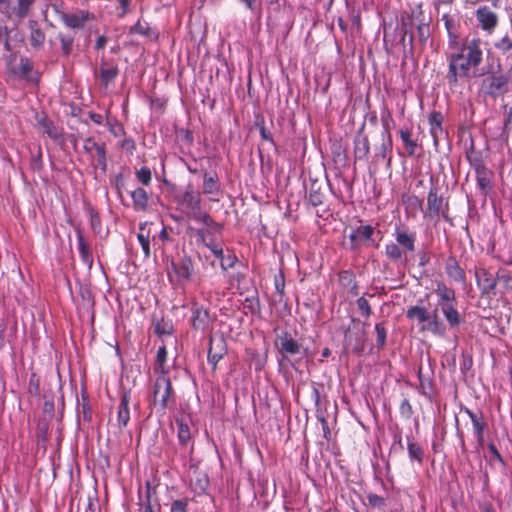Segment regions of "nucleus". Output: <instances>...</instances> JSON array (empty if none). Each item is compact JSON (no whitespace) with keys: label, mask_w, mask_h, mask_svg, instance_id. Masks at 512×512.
Returning <instances> with one entry per match:
<instances>
[{"label":"nucleus","mask_w":512,"mask_h":512,"mask_svg":"<svg viewBox=\"0 0 512 512\" xmlns=\"http://www.w3.org/2000/svg\"><path fill=\"white\" fill-rule=\"evenodd\" d=\"M483 60V41L480 38L465 39L459 49L449 55L447 79L457 84L461 78L480 76L478 67Z\"/></svg>","instance_id":"nucleus-1"},{"label":"nucleus","mask_w":512,"mask_h":512,"mask_svg":"<svg viewBox=\"0 0 512 512\" xmlns=\"http://www.w3.org/2000/svg\"><path fill=\"white\" fill-rule=\"evenodd\" d=\"M175 201L187 217L206 225L210 223L211 218L201 209V194L192 185H188L183 192L176 195Z\"/></svg>","instance_id":"nucleus-2"},{"label":"nucleus","mask_w":512,"mask_h":512,"mask_svg":"<svg viewBox=\"0 0 512 512\" xmlns=\"http://www.w3.org/2000/svg\"><path fill=\"white\" fill-rule=\"evenodd\" d=\"M406 316L408 319L421 324V331H428L440 337L445 335V326L441 322L436 309L432 312H429L425 307L422 306H410L406 311Z\"/></svg>","instance_id":"nucleus-3"},{"label":"nucleus","mask_w":512,"mask_h":512,"mask_svg":"<svg viewBox=\"0 0 512 512\" xmlns=\"http://www.w3.org/2000/svg\"><path fill=\"white\" fill-rule=\"evenodd\" d=\"M193 273L192 260L184 256L178 262H171L168 268V276L172 282L183 283L190 279Z\"/></svg>","instance_id":"nucleus-4"},{"label":"nucleus","mask_w":512,"mask_h":512,"mask_svg":"<svg viewBox=\"0 0 512 512\" xmlns=\"http://www.w3.org/2000/svg\"><path fill=\"white\" fill-rule=\"evenodd\" d=\"M172 387L170 379L166 375L160 374L153 387V401L154 404H159L162 409L168 405V399L171 396Z\"/></svg>","instance_id":"nucleus-5"},{"label":"nucleus","mask_w":512,"mask_h":512,"mask_svg":"<svg viewBox=\"0 0 512 512\" xmlns=\"http://www.w3.org/2000/svg\"><path fill=\"white\" fill-rule=\"evenodd\" d=\"M32 3L33 0H0V9L8 16L15 14L19 18H24Z\"/></svg>","instance_id":"nucleus-6"},{"label":"nucleus","mask_w":512,"mask_h":512,"mask_svg":"<svg viewBox=\"0 0 512 512\" xmlns=\"http://www.w3.org/2000/svg\"><path fill=\"white\" fill-rule=\"evenodd\" d=\"M476 19L481 29L491 34L498 25V16L487 6L479 7L475 12Z\"/></svg>","instance_id":"nucleus-7"},{"label":"nucleus","mask_w":512,"mask_h":512,"mask_svg":"<svg viewBox=\"0 0 512 512\" xmlns=\"http://www.w3.org/2000/svg\"><path fill=\"white\" fill-rule=\"evenodd\" d=\"M374 233V229L370 225H361L353 229L349 235L351 248L357 249L361 245L368 242Z\"/></svg>","instance_id":"nucleus-8"},{"label":"nucleus","mask_w":512,"mask_h":512,"mask_svg":"<svg viewBox=\"0 0 512 512\" xmlns=\"http://www.w3.org/2000/svg\"><path fill=\"white\" fill-rule=\"evenodd\" d=\"M427 201L430 216H438L441 214L444 218H447V203L444 201L443 197L437 195L436 189L429 191Z\"/></svg>","instance_id":"nucleus-9"},{"label":"nucleus","mask_w":512,"mask_h":512,"mask_svg":"<svg viewBox=\"0 0 512 512\" xmlns=\"http://www.w3.org/2000/svg\"><path fill=\"white\" fill-rule=\"evenodd\" d=\"M280 352L285 355H300L303 357L307 354V349L303 348L302 345L291 336L285 334L280 338Z\"/></svg>","instance_id":"nucleus-10"},{"label":"nucleus","mask_w":512,"mask_h":512,"mask_svg":"<svg viewBox=\"0 0 512 512\" xmlns=\"http://www.w3.org/2000/svg\"><path fill=\"white\" fill-rule=\"evenodd\" d=\"M477 284L483 293H490L498 284L497 276H493L485 268H479L475 272Z\"/></svg>","instance_id":"nucleus-11"},{"label":"nucleus","mask_w":512,"mask_h":512,"mask_svg":"<svg viewBox=\"0 0 512 512\" xmlns=\"http://www.w3.org/2000/svg\"><path fill=\"white\" fill-rule=\"evenodd\" d=\"M510 77L508 75H493L488 81L487 93L491 96L503 95L508 90Z\"/></svg>","instance_id":"nucleus-12"},{"label":"nucleus","mask_w":512,"mask_h":512,"mask_svg":"<svg viewBox=\"0 0 512 512\" xmlns=\"http://www.w3.org/2000/svg\"><path fill=\"white\" fill-rule=\"evenodd\" d=\"M226 352L225 341L223 338H211L208 350V361L215 366Z\"/></svg>","instance_id":"nucleus-13"},{"label":"nucleus","mask_w":512,"mask_h":512,"mask_svg":"<svg viewBox=\"0 0 512 512\" xmlns=\"http://www.w3.org/2000/svg\"><path fill=\"white\" fill-rule=\"evenodd\" d=\"M434 293L438 297V306L446 305L449 303H455V291L452 288L446 286L443 282H437L434 289Z\"/></svg>","instance_id":"nucleus-14"},{"label":"nucleus","mask_w":512,"mask_h":512,"mask_svg":"<svg viewBox=\"0 0 512 512\" xmlns=\"http://www.w3.org/2000/svg\"><path fill=\"white\" fill-rule=\"evenodd\" d=\"M466 413L468 414V416L472 422V426H473L477 441L480 445H482L484 442L483 433H484V429L486 426L485 422L483 421V417L481 414H476L469 409L466 410Z\"/></svg>","instance_id":"nucleus-15"},{"label":"nucleus","mask_w":512,"mask_h":512,"mask_svg":"<svg viewBox=\"0 0 512 512\" xmlns=\"http://www.w3.org/2000/svg\"><path fill=\"white\" fill-rule=\"evenodd\" d=\"M89 19V14L84 11H79L74 14H63L62 20L66 26L70 28H81Z\"/></svg>","instance_id":"nucleus-16"},{"label":"nucleus","mask_w":512,"mask_h":512,"mask_svg":"<svg viewBox=\"0 0 512 512\" xmlns=\"http://www.w3.org/2000/svg\"><path fill=\"white\" fill-rule=\"evenodd\" d=\"M210 322V317L207 310L196 307L192 313V324L195 329L205 330Z\"/></svg>","instance_id":"nucleus-17"},{"label":"nucleus","mask_w":512,"mask_h":512,"mask_svg":"<svg viewBox=\"0 0 512 512\" xmlns=\"http://www.w3.org/2000/svg\"><path fill=\"white\" fill-rule=\"evenodd\" d=\"M133 208L136 211H145L148 206V194L143 188H137L131 192Z\"/></svg>","instance_id":"nucleus-18"},{"label":"nucleus","mask_w":512,"mask_h":512,"mask_svg":"<svg viewBox=\"0 0 512 512\" xmlns=\"http://www.w3.org/2000/svg\"><path fill=\"white\" fill-rule=\"evenodd\" d=\"M446 318L447 322L451 327H455L460 324L461 316L455 308V303H449L439 307Z\"/></svg>","instance_id":"nucleus-19"},{"label":"nucleus","mask_w":512,"mask_h":512,"mask_svg":"<svg viewBox=\"0 0 512 512\" xmlns=\"http://www.w3.org/2000/svg\"><path fill=\"white\" fill-rule=\"evenodd\" d=\"M442 120L443 117L439 112L434 111L429 115L430 133L434 139L435 144H437L439 136L443 133Z\"/></svg>","instance_id":"nucleus-20"},{"label":"nucleus","mask_w":512,"mask_h":512,"mask_svg":"<svg viewBox=\"0 0 512 512\" xmlns=\"http://www.w3.org/2000/svg\"><path fill=\"white\" fill-rule=\"evenodd\" d=\"M395 238L398 246H402L409 252L415 250V237L412 234L407 233L405 230L397 229L395 232Z\"/></svg>","instance_id":"nucleus-21"},{"label":"nucleus","mask_w":512,"mask_h":512,"mask_svg":"<svg viewBox=\"0 0 512 512\" xmlns=\"http://www.w3.org/2000/svg\"><path fill=\"white\" fill-rule=\"evenodd\" d=\"M130 419V412L128 408V397L124 395L120 401L117 412V422L120 428L127 426Z\"/></svg>","instance_id":"nucleus-22"},{"label":"nucleus","mask_w":512,"mask_h":512,"mask_svg":"<svg viewBox=\"0 0 512 512\" xmlns=\"http://www.w3.org/2000/svg\"><path fill=\"white\" fill-rule=\"evenodd\" d=\"M167 361V350L165 346L159 347L156 356V364L155 371L162 375H166L168 373V368L166 366Z\"/></svg>","instance_id":"nucleus-23"},{"label":"nucleus","mask_w":512,"mask_h":512,"mask_svg":"<svg viewBox=\"0 0 512 512\" xmlns=\"http://www.w3.org/2000/svg\"><path fill=\"white\" fill-rule=\"evenodd\" d=\"M446 272L450 278L457 282L464 281V272L455 260H449L446 264Z\"/></svg>","instance_id":"nucleus-24"},{"label":"nucleus","mask_w":512,"mask_h":512,"mask_svg":"<svg viewBox=\"0 0 512 512\" xmlns=\"http://www.w3.org/2000/svg\"><path fill=\"white\" fill-rule=\"evenodd\" d=\"M494 48L501 54H508L512 51V36L505 34L494 41Z\"/></svg>","instance_id":"nucleus-25"},{"label":"nucleus","mask_w":512,"mask_h":512,"mask_svg":"<svg viewBox=\"0 0 512 512\" xmlns=\"http://www.w3.org/2000/svg\"><path fill=\"white\" fill-rule=\"evenodd\" d=\"M147 223H141L139 228L140 232L137 234L138 241L142 247V250L144 252V255L146 258L150 257V240H149V233H144L145 227Z\"/></svg>","instance_id":"nucleus-26"},{"label":"nucleus","mask_w":512,"mask_h":512,"mask_svg":"<svg viewBox=\"0 0 512 512\" xmlns=\"http://www.w3.org/2000/svg\"><path fill=\"white\" fill-rule=\"evenodd\" d=\"M498 284L502 285L504 292H512V272L502 269L497 272Z\"/></svg>","instance_id":"nucleus-27"},{"label":"nucleus","mask_w":512,"mask_h":512,"mask_svg":"<svg viewBox=\"0 0 512 512\" xmlns=\"http://www.w3.org/2000/svg\"><path fill=\"white\" fill-rule=\"evenodd\" d=\"M408 455L411 461H417L418 463H422L423 461V450L419 444L414 441L408 440L407 444Z\"/></svg>","instance_id":"nucleus-28"},{"label":"nucleus","mask_w":512,"mask_h":512,"mask_svg":"<svg viewBox=\"0 0 512 512\" xmlns=\"http://www.w3.org/2000/svg\"><path fill=\"white\" fill-rule=\"evenodd\" d=\"M219 186L217 179L213 176L205 174L203 182V192L207 195H213L218 193Z\"/></svg>","instance_id":"nucleus-29"},{"label":"nucleus","mask_w":512,"mask_h":512,"mask_svg":"<svg viewBox=\"0 0 512 512\" xmlns=\"http://www.w3.org/2000/svg\"><path fill=\"white\" fill-rule=\"evenodd\" d=\"M385 253L388 258L393 261L400 260L403 257V252L396 243H390L386 245Z\"/></svg>","instance_id":"nucleus-30"},{"label":"nucleus","mask_w":512,"mask_h":512,"mask_svg":"<svg viewBox=\"0 0 512 512\" xmlns=\"http://www.w3.org/2000/svg\"><path fill=\"white\" fill-rule=\"evenodd\" d=\"M117 74H118L117 67L113 66V67H101L100 68V77H101V80L105 84H108L109 82L114 80V78L117 76Z\"/></svg>","instance_id":"nucleus-31"},{"label":"nucleus","mask_w":512,"mask_h":512,"mask_svg":"<svg viewBox=\"0 0 512 512\" xmlns=\"http://www.w3.org/2000/svg\"><path fill=\"white\" fill-rule=\"evenodd\" d=\"M392 150V138L389 132L382 133V143L380 146V155L383 158L387 157V154Z\"/></svg>","instance_id":"nucleus-32"},{"label":"nucleus","mask_w":512,"mask_h":512,"mask_svg":"<svg viewBox=\"0 0 512 512\" xmlns=\"http://www.w3.org/2000/svg\"><path fill=\"white\" fill-rule=\"evenodd\" d=\"M177 424H178L179 441L182 444H186L191 438L189 426L186 423H184L183 421H177Z\"/></svg>","instance_id":"nucleus-33"},{"label":"nucleus","mask_w":512,"mask_h":512,"mask_svg":"<svg viewBox=\"0 0 512 512\" xmlns=\"http://www.w3.org/2000/svg\"><path fill=\"white\" fill-rule=\"evenodd\" d=\"M400 137L405 147L409 150V154H413L416 149V143L411 139V133L408 130L401 129Z\"/></svg>","instance_id":"nucleus-34"},{"label":"nucleus","mask_w":512,"mask_h":512,"mask_svg":"<svg viewBox=\"0 0 512 512\" xmlns=\"http://www.w3.org/2000/svg\"><path fill=\"white\" fill-rule=\"evenodd\" d=\"M355 153H356L357 157H359V158H363V157H366L368 155V153H369V143H368V140L366 138L359 139L356 142Z\"/></svg>","instance_id":"nucleus-35"},{"label":"nucleus","mask_w":512,"mask_h":512,"mask_svg":"<svg viewBox=\"0 0 512 512\" xmlns=\"http://www.w3.org/2000/svg\"><path fill=\"white\" fill-rule=\"evenodd\" d=\"M95 156L97 157L96 158V161H97V165L100 166L102 169H105L106 167V153H105V148L103 145H100L98 147H96L95 149Z\"/></svg>","instance_id":"nucleus-36"},{"label":"nucleus","mask_w":512,"mask_h":512,"mask_svg":"<svg viewBox=\"0 0 512 512\" xmlns=\"http://www.w3.org/2000/svg\"><path fill=\"white\" fill-rule=\"evenodd\" d=\"M137 179L144 185H148L151 181V171L147 167H142L136 173Z\"/></svg>","instance_id":"nucleus-37"},{"label":"nucleus","mask_w":512,"mask_h":512,"mask_svg":"<svg viewBox=\"0 0 512 512\" xmlns=\"http://www.w3.org/2000/svg\"><path fill=\"white\" fill-rule=\"evenodd\" d=\"M375 331H376V336H377V339H376L377 344H378V346L383 347L386 343V330L382 326V324L377 323L375 325Z\"/></svg>","instance_id":"nucleus-38"},{"label":"nucleus","mask_w":512,"mask_h":512,"mask_svg":"<svg viewBox=\"0 0 512 512\" xmlns=\"http://www.w3.org/2000/svg\"><path fill=\"white\" fill-rule=\"evenodd\" d=\"M357 307L363 316H366V317L370 316L371 308H370V305H369L367 299H365L364 297H360L357 300Z\"/></svg>","instance_id":"nucleus-39"},{"label":"nucleus","mask_w":512,"mask_h":512,"mask_svg":"<svg viewBox=\"0 0 512 512\" xmlns=\"http://www.w3.org/2000/svg\"><path fill=\"white\" fill-rule=\"evenodd\" d=\"M31 71H32V64H31V62L28 59L22 58L21 62H20V67H19L20 75L25 77V78H29V73Z\"/></svg>","instance_id":"nucleus-40"},{"label":"nucleus","mask_w":512,"mask_h":512,"mask_svg":"<svg viewBox=\"0 0 512 512\" xmlns=\"http://www.w3.org/2000/svg\"><path fill=\"white\" fill-rule=\"evenodd\" d=\"M44 41V34L40 30H33L31 33V43L34 46H39Z\"/></svg>","instance_id":"nucleus-41"},{"label":"nucleus","mask_w":512,"mask_h":512,"mask_svg":"<svg viewBox=\"0 0 512 512\" xmlns=\"http://www.w3.org/2000/svg\"><path fill=\"white\" fill-rule=\"evenodd\" d=\"M187 502L185 500H175L171 505V512H187Z\"/></svg>","instance_id":"nucleus-42"},{"label":"nucleus","mask_w":512,"mask_h":512,"mask_svg":"<svg viewBox=\"0 0 512 512\" xmlns=\"http://www.w3.org/2000/svg\"><path fill=\"white\" fill-rule=\"evenodd\" d=\"M29 391L33 394H38L39 392V379L35 374H32L29 380Z\"/></svg>","instance_id":"nucleus-43"},{"label":"nucleus","mask_w":512,"mask_h":512,"mask_svg":"<svg viewBox=\"0 0 512 512\" xmlns=\"http://www.w3.org/2000/svg\"><path fill=\"white\" fill-rule=\"evenodd\" d=\"M73 40L71 38L61 37V46L63 52L68 55L71 52Z\"/></svg>","instance_id":"nucleus-44"},{"label":"nucleus","mask_w":512,"mask_h":512,"mask_svg":"<svg viewBox=\"0 0 512 512\" xmlns=\"http://www.w3.org/2000/svg\"><path fill=\"white\" fill-rule=\"evenodd\" d=\"M79 250L83 259L86 261L89 256V250L84 242V239L81 236L79 237Z\"/></svg>","instance_id":"nucleus-45"},{"label":"nucleus","mask_w":512,"mask_h":512,"mask_svg":"<svg viewBox=\"0 0 512 512\" xmlns=\"http://www.w3.org/2000/svg\"><path fill=\"white\" fill-rule=\"evenodd\" d=\"M45 131L46 133L52 138V139H58L60 134L59 132L57 131V129L55 127H53L52 125L50 124H46L45 125Z\"/></svg>","instance_id":"nucleus-46"},{"label":"nucleus","mask_w":512,"mask_h":512,"mask_svg":"<svg viewBox=\"0 0 512 512\" xmlns=\"http://www.w3.org/2000/svg\"><path fill=\"white\" fill-rule=\"evenodd\" d=\"M99 144L93 141L92 139L88 138L84 142V149L89 152H95L96 147H98Z\"/></svg>","instance_id":"nucleus-47"},{"label":"nucleus","mask_w":512,"mask_h":512,"mask_svg":"<svg viewBox=\"0 0 512 512\" xmlns=\"http://www.w3.org/2000/svg\"><path fill=\"white\" fill-rule=\"evenodd\" d=\"M211 251L213 252V254L218 257V258H221L222 255H223V250L221 247L215 245L213 247H211Z\"/></svg>","instance_id":"nucleus-48"},{"label":"nucleus","mask_w":512,"mask_h":512,"mask_svg":"<svg viewBox=\"0 0 512 512\" xmlns=\"http://www.w3.org/2000/svg\"><path fill=\"white\" fill-rule=\"evenodd\" d=\"M106 44V38L104 36H100L98 39H97V42H96V48L97 49H102Z\"/></svg>","instance_id":"nucleus-49"},{"label":"nucleus","mask_w":512,"mask_h":512,"mask_svg":"<svg viewBox=\"0 0 512 512\" xmlns=\"http://www.w3.org/2000/svg\"><path fill=\"white\" fill-rule=\"evenodd\" d=\"M260 134H261L263 139L271 140V137H270L269 133L267 132V130L265 129V127H261Z\"/></svg>","instance_id":"nucleus-50"},{"label":"nucleus","mask_w":512,"mask_h":512,"mask_svg":"<svg viewBox=\"0 0 512 512\" xmlns=\"http://www.w3.org/2000/svg\"><path fill=\"white\" fill-rule=\"evenodd\" d=\"M248 9L252 10L253 9V4L255 2V0H241Z\"/></svg>","instance_id":"nucleus-51"},{"label":"nucleus","mask_w":512,"mask_h":512,"mask_svg":"<svg viewBox=\"0 0 512 512\" xmlns=\"http://www.w3.org/2000/svg\"><path fill=\"white\" fill-rule=\"evenodd\" d=\"M490 449H491L492 453H493V454H494L498 459H500V458H501V457H500V454H499V453H498V451H497V449H496L493 445H491V446H490Z\"/></svg>","instance_id":"nucleus-52"},{"label":"nucleus","mask_w":512,"mask_h":512,"mask_svg":"<svg viewBox=\"0 0 512 512\" xmlns=\"http://www.w3.org/2000/svg\"><path fill=\"white\" fill-rule=\"evenodd\" d=\"M383 125H384V132H389V122L386 119H383Z\"/></svg>","instance_id":"nucleus-53"},{"label":"nucleus","mask_w":512,"mask_h":512,"mask_svg":"<svg viewBox=\"0 0 512 512\" xmlns=\"http://www.w3.org/2000/svg\"><path fill=\"white\" fill-rule=\"evenodd\" d=\"M507 121H508L509 123H512V107L510 108V110H509V112H508V119H507Z\"/></svg>","instance_id":"nucleus-54"},{"label":"nucleus","mask_w":512,"mask_h":512,"mask_svg":"<svg viewBox=\"0 0 512 512\" xmlns=\"http://www.w3.org/2000/svg\"><path fill=\"white\" fill-rule=\"evenodd\" d=\"M143 512H153V510L150 505H147L144 507Z\"/></svg>","instance_id":"nucleus-55"},{"label":"nucleus","mask_w":512,"mask_h":512,"mask_svg":"<svg viewBox=\"0 0 512 512\" xmlns=\"http://www.w3.org/2000/svg\"><path fill=\"white\" fill-rule=\"evenodd\" d=\"M322 354L324 357H327L330 354L329 349H324Z\"/></svg>","instance_id":"nucleus-56"},{"label":"nucleus","mask_w":512,"mask_h":512,"mask_svg":"<svg viewBox=\"0 0 512 512\" xmlns=\"http://www.w3.org/2000/svg\"><path fill=\"white\" fill-rule=\"evenodd\" d=\"M93 120H94L95 122H97V123H100V116H97V118H94V117H93Z\"/></svg>","instance_id":"nucleus-57"},{"label":"nucleus","mask_w":512,"mask_h":512,"mask_svg":"<svg viewBox=\"0 0 512 512\" xmlns=\"http://www.w3.org/2000/svg\"><path fill=\"white\" fill-rule=\"evenodd\" d=\"M123 6H127L128 1L127 0H121Z\"/></svg>","instance_id":"nucleus-58"},{"label":"nucleus","mask_w":512,"mask_h":512,"mask_svg":"<svg viewBox=\"0 0 512 512\" xmlns=\"http://www.w3.org/2000/svg\"><path fill=\"white\" fill-rule=\"evenodd\" d=\"M166 236V231L165 230H162L161 232V237H165Z\"/></svg>","instance_id":"nucleus-59"}]
</instances>
